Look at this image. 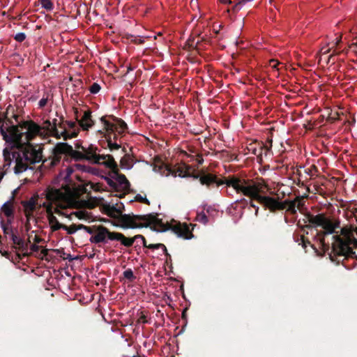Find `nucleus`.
<instances>
[{"instance_id": "dca6fc26", "label": "nucleus", "mask_w": 357, "mask_h": 357, "mask_svg": "<svg viewBox=\"0 0 357 357\" xmlns=\"http://www.w3.org/2000/svg\"><path fill=\"white\" fill-rule=\"evenodd\" d=\"M78 124L83 130H89L94 126L95 121L92 119L91 111L89 109L84 111L82 117L78 121Z\"/></svg>"}, {"instance_id": "cd10ccee", "label": "nucleus", "mask_w": 357, "mask_h": 357, "mask_svg": "<svg viewBox=\"0 0 357 357\" xmlns=\"http://www.w3.org/2000/svg\"><path fill=\"white\" fill-rule=\"evenodd\" d=\"M0 225L3 230V232L4 235L7 237L9 236L10 238L12 236V234H14L15 232H17V230L15 229V231H14V229L8 226L4 221V219L3 216L1 215V213H0Z\"/></svg>"}, {"instance_id": "c756f323", "label": "nucleus", "mask_w": 357, "mask_h": 357, "mask_svg": "<svg viewBox=\"0 0 357 357\" xmlns=\"http://www.w3.org/2000/svg\"><path fill=\"white\" fill-rule=\"evenodd\" d=\"M52 153H53V158L51 161L52 166H54L60 162V160L61 159V155H63V154L66 155V153H58L56 151V145L53 149Z\"/></svg>"}, {"instance_id": "338daca9", "label": "nucleus", "mask_w": 357, "mask_h": 357, "mask_svg": "<svg viewBox=\"0 0 357 357\" xmlns=\"http://www.w3.org/2000/svg\"><path fill=\"white\" fill-rule=\"evenodd\" d=\"M47 254H48V250L46 248L42 250V251L40 252V255H42L43 256H46V255H47Z\"/></svg>"}, {"instance_id": "4468645a", "label": "nucleus", "mask_w": 357, "mask_h": 357, "mask_svg": "<svg viewBox=\"0 0 357 357\" xmlns=\"http://www.w3.org/2000/svg\"><path fill=\"white\" fill-rule=\"evenodd\" d=\"M67 129H63L59 131V139L62 137L64 140L76 137L79 132V128L76 122L70 121H65Z\"/></svg>"}, {"instance_id": "c9c22d12", "label": "nucleus", "mask_w": 357, "mask_h": 357, "mask_svg": "<svg viewBox=\"0 0 357 357\" xmlns=\"http://www.w3.org/2000/svg\"><path fill=\"white\" fill-rule=\"evenodd\" d=\"M123 274V276L130 281H133L136 278L134 275L133 271L130 268L126 270Z\"/></svg>"}, {"instance_id": "5fc2aeb1", "label": "nucleus", "mask_w": 357, "mask_h": 357, "mask_svg": "<svg viewBox=\"0 0 357 357\" xmlns=\"http://www.w3.org/2000/svg\"><path fill=\"white\" fill-rule=\"evenodd\" d=\"M349 49L351 50L354 53L357 54V42L353 43L349 45Z\"/></svg>"}, {"instance_id": "4be33fe9", "label": "nucleus", "mask_w": 357, "mask_h": 357, "mask_svg": "<svg viewBox=\"0 0 357 357\" xmlns=\"http://www.w3.org/2000/svg\"><path fill=\"white\" fill-rule=\"evenodd\" d=\"M112 238H113V241H119L121 245L127 248L132 246L134 243V239L132 237H126L124 234L120 232L115 231L114 236Z\"/></svg>"}, {"instance_id": "13d9d810", "label": "nucleus", "mask_w": 357, "mask_h": 357, "mask_svg": "<svg viewBox=\"0 0 357 357\" xmlns=\"http://www.w3.org/2000/svg\"><path fill=\"white\" fill-rule=\"evenodd\" d=\"M30 249H31V250L32 252H38L39 250L40 246L37 245L36 244H33V245H31Z\"/></svg>"}, {"instance_id": "79ce46f5", "label": "nucleus", "mask_w": 357, "mask_h": 357, "mask_svg": "<svg viewBox=\"0 0 357 357\" xmlns=\"http://www.w3.org/2000/svg\"><path fill=\"white\" fill-rule=\"evenodd\" d=\"M197 220L204 224H206L208 220L207 215L204 213L198 214Z\"/></svg>"}, {"instance_id": "864d4df0", "label": "nucleus", "mask_w": 357, "mask_h": 357, "mask_svg": "<svg viewBox=\"0 0 357 357\" xmlns=\"http://www.w3.org/2000/svg\"><path fill=\"white\" fill-rule=\"evenodd\" d=\"M138 323H143V324H146V323H148V320L146 319V317L144 315V314H142L139 318L138 319V321H137Z\"/></svg>"}, {"instance_id": "6e6d98bb", "label": "nucleus", "mask_w": 357, "mask_h": 357, "mask_svg": "<svg viewBox=\"0 0 357 357\" xmlns=\"http://www.w3.org/2000/svg\"><path fill=\"white\" fill-rule=\"evenodd\" d=\"M280 64V63L277 61V60H275V59H271L270 61V65L271 66L272 68H277L278 66Z\"/></svg>"}, {"instance_id": "39448f33", "label": "nucleus", "mask_w": 357, "mask_h": 357, "mask_svg": "<svg viewBox=\"0 0 357 357\" xmlns=\"http://www.w3.org/2000/svg\"><path fill=\"white\" fill-rule=\"evenodd\" d=\"M100 121L103 125V128L98 132L104 135L109 150L111 151L119 150L121 148V144L113 142L112 140L116 142L118 135H123L126 132L128 129L127 124L123 119L113 115L102 116Z\"/></svg>"}, {"instance_id": "69168bd1", "label": "nucleus", "mask_w": 357, "mask_h": 357, "mask_svg": "<svg viewBox=\"0 0 357 357\" xmlns=\"http://www.w3.org/2000/svg\"><path fill=\"white\" fill-rule=\"evenodd\" d=\"M13 220V218H8L7 221H6V222H5V223H6L8 226H10V225L12 224Z\"/></svg>"}, {"instance_id": "393cba45", "label": "nucleus", "mask_w": 357, "mask_h": 357, "mask_svg": "<svg viewBox=\"0 0 357 357\" xmlns=\"http://www.w3.org/2000/svg\"><path fill=\"white\" fill-rule=\"evenodd\" d=\"M38 195H34L29 200L21 202L24 211H35L38 204Z\"/></svg>"}, {"instance_id": "6ab92c4d", "label": "nucleus", "mask_w": 357, "mask_h": 357, "mask_svg": "<svg viewBox=\"0 0 357 357\" xmlns=\"http://www.w3.org/2000/svg\"><path fill=\"white\" fill-rule=\"evenodd\" d=\"M105 209L108 211V215L111 217H115L116 215H118V222L119 223V226L121 227V222L119 221V218L121 217V215H123L124 214L122 213L123 210L124 209V206L122 203H120V205L116 204L114 205H107L105 206Z\"/></svg>"}, {"instance_id": "f3484780", "label": "nucleus", "mask_w": 357, "mask_h": 357, "mask_svg": "<svg viewBox=\"0 0 357 357\" xmlns=\"http://www.w3.org/2000/svg\"><path fill=\"white\" fill-rule=\"evenodd\" d=\"M174 233L178 236L185 239H190L193 234L186 224H178L173 228Z\"/></svg>"}, {"instance_id": "7c9ffc66", "label": "nucleus", "mask_w": 357, "mask_h": 357, "mask_svg": "<svg viewBox=\"0 0 357 357\" xmlns=\"http://www.w3.org/2000/svg\"><path fill=\"white\" fill-rule=\"evenodd\" d=\"M149 249L151 250H157V249H162L164 254L167 258H171L170 255L169 254L166 246L162 243H155V244H149Z\"/></svg>"}, {"instance_id": "a19ab883", "label": "nucleus", "mask_w": 357, "mask_h": 357, "mask_svg": "<svg viewBox=\"0 0 357 357\" xmlns=\"http://www.w3.org/2000/svg\"><path fill=\"white\" fill-rule=\"evenodd\" d=\"M74 167L77 169L80 170L82 172H89L91 170V167H89L86 165H82V164H75L74 165Z\"/></svg>"}, {"instance_id": "c85d7f7f", "label": "nucleus", "mask_w": 357, "mask_h": 357, "mask_svg": "<svg viewBox=\"0 0 357 357\" xmlns=\"http://www.w3.org/2000/svg\"><path fill=\"white\" fill-rule=\"evenodd\" d=\"M64 202H60L61 206H59L58 204H55L56 207H54V208L53 207L54 214L56 213V214H57L59 215H63V216H66V218H69L70 220L72 219V216L74 215L77 216L79 218H81L79 216L77 215V213H76V212L70 213V215H67L64 212H63L61 209L65 208V206L63 205Z\"/></svg>"}, {"instance_id": "72a5a7b5", "label": "nucleus", "mask_w": 357, "mask_h": 357, "mask_svg": "<svg viewBox=\"0 0 357 357\" xmlns=\"http://www.w3.org/2000/svg\"><path fill=\"white\" fill-rule=\"evenodd\" d=\"M63 230L66 231L68 234H73L79 230V225L73 224L69 227L66 225V228L63 229Z\"/></svg>"}, {"instance_id": "de8ad7c7", "label": "nucleus", "mask_w": 357, "mask_h": 357, "mask_svg": "<svg viewBox=\"0 0 357 357\" xmlns=\"http://www.w3.org/2000/svg\"><path fill=\"white\" fill-rule=\"evenodd\" d=\"M267 143L269 144V145L268 146L267 144H262V146H264V149L266 150V153L267 151H271V149L272 147V143H273V140L272 139H268L267 140Z\"/></svg>"}, {"instance_id": "bf43d9fd", "label": "nucleus", "mask_w": 357, "mask_h": 357, "mask_svg": "<svg viewBox=\"0 0 357 357\" xmlns=\"http://www.w3.org/2000/svg\"><path fill=\"white\" fill-rule=\"evenodd\" d=\"M340 53H341V52L334 51L333 53L328 56V60H327V63H329L331 61V59L333 58V56L334 55H339Z\"/></svg>"}, {"instance_id": "423d86ee", "label": "nucleus", "mask_w": 357, "mask_h": 357, "mask_svg": "<svg viewBox=\"0 0 357 357\" xmlns=\"http://www.w3.org/2000/svg\"><path fill=\"white\" fill-rule=\"evenodd\" d=\"M121 227L123 229H136L147 227L153 225L158 231H165L166 226L162 220L158 218L157 213H149L147 215L125 214L119 218Z\"/></svg>"}, {"instance_id": "8fccbe9b", "label": "nucleus", "mask_w": 357, "mask_h": 357, "mask_svg": "<svg viewBox=\"0 0 357 357\" xmlns=\"http://www.w3.org/2000/svg\"><path fill=\"white\" fill-rule=\"evenodd\" d=\"M188 177H191L193 179H199L201 177V172L200 173H195V172H190L189 171V176Z\"/></svg>"}, {"instance_id": "b1692460", "label": "nucleus", "mask_w": 357, "mask_h": 357, "mask_svg": "<svg viewBox=\"0 0 357 357\" xmlns=\"http://www.w3.org/2000/svg\"><path fill=\"white\" fill-rule=\"evenodd\" d=\"M192 167L190 165L183 163L175 167L172 174L175 176L178 175L182 178H187L189 176V171H190Z\"/></svg>"}, {"instance_id": "bb28decb", "label": "nucleus", "mask_w": 357, "mask_h": 357, "mask_svg": "<svg viewBox=\"0 0 357 357\" xmlns=\"http://www.w3.org/2000/svg\"><path fill=\"white\" fill-rule=\"evenodd\" d=\"M249 199H242L241 200V202H245V204H250V206L254 208H255V215L257 216L258 215V213H259V208L258 206H257L254 202L256 201L259 204H260L265 209H268L271 212H273L269 208L266 207L262 202H261V201H259V199H255L253 198L252 196H247Z\"/></svg>"}, {"instance_id": "a878e982", "label": "nucleus", "mask_w": 357, "mask_h": 357, "mask_svg": "<svg viewBox=\"0 0 357 357\" xmlns=\"http://www.w3.org/2000/svg\"><path fill=\"white\" fill-rule=\"evenodd\" d=\"M247 149L249 152H251L252 154L259 158L261 156L264 148L262 146V144L253 142L249 144V145L247 146Z\"/></svg>"}, {"instance_id": "5701e85b", "label": "nucleus", "mask_w": 357, "mask_h": 357, "mask_svg": "<svg viewBox=\"0 0 357 357\" xmlns=\"http://www.w3.org/2000/svg\"><path fill=\"white\" fill-rule=\"evenodd\" d=\"M122 153L124 154V155L121 158L120 160V166L122 168L130 169L133 166V158L132 157L127 153L126 149L125 147H123L121 149Z\"/></svg>"}, {"instance_id": "4d7b16f0", "label": "nucleus", "mask_w": 357, "mask_h": 357, "mask_svg": "<svg viewBox=\"0 0 357 357\" xmlns=\"http://www.w3.org/2000/svg\"><path fill=\"white\" fill-rule=\"evenodd\" d=\"M331 51V48H327L326 47H324L321 49V53L322 55L327 54Z\"/></svg>"}, {"instance_id": "a211bd4d", "label": "nucleus", "mask_w": 357, "mask_h": 357, "mask_svg": "<svg viewBox=\"0 0 357 357\" xmlns=\"http://www.w3.org/2000/svg\"><path fill=\"white\" fill-rule=\"evenodd\" d=\"M216 182V176L211 173H206L203 171L201 172V177L199 178V183L202 185H205L207 188L210 189L211 186Z\"/></svg>"}, {"instance_id": "20e7f679", "label": "nucleus", "mask_w": 357, "mask_h": 357, "mask_svg": "<svg viewBox=\"0 0 357 357\" xmlns=\"http://www.w3.org/2000/svg\"><path fill=\"white\" fill-rule=\"evenodd\" d=\"M305 222H307L305 227L307 228H318L322 229L317 231V238L320 245L324 250L330 248L329 243H326L325 237L330 234H336V229L340 228V221L339 219L328 217L326 213H321L313 215L308 213L305 215Z\"/></svg>"}, {"instance_id": "052dcab7", "label": "nucleus", "mask_w": 357, "mask_h": 357, "mask_svg": "<svg viewBox=\"0 0 357 357\" xmlns=\"http://www.w3.org/2000/svg\"><path fill=\"white\" fill-rule=\"evenodd\" d=\"M75 149H76V150H79V149H81L82 151H83V149H84V148H85V147H84V146H83L81 144V143H79V142H77V143L75 144Z\"/></svg>"}, {"instance_id": "ea45409f", "label": "nucleus", "mask_w": 357, "mask_h": 357, "mask_svg": "<svg viewBox=\"0 0 357 357\" xmlns=\"http://www.w3.org/2000/svg\"><path fill=\"white\" fill-rule=\"evenodd\" d=\"M47 216L50 226H52V225L56 224V222H59L56 217L54 215V212L47 214Z\"/></svg>"}, {"instance_id": "e2e57ef3", "label": "nucleus", "mask_w": 357, "mask_h": 357, "mask_svg": "<svg viewBox=\"0 0 357 357\" xmlns=\"http://www.w3.org/2000/svg\"><path fill=\"white\" fill-rule=\"evenodd\" d=\"M142 237H144V236L141 234H137V235H135V236H133L132 238L134 239V242H135L138 238L142 240Z\"/></svg>"}, {"instance_id": "774afa93", "label": "nucleus", "mask_w": 357, "mask_h": 357, "mask_svg": "<svg viewBox=\"0 0 357 357\" xmlns=\"http://www.w3.org/2000/svg\"><path fill=\"white\" fill-rule=\"evenodd\" d=\"M351 214L354 217H356V213H357V208H354L352 210H351Z\"/></svg>"}, {"instance_id": "3c124183", "label": "nucleus", "mask_w": 357, "mask_h": 357, "mask_svg": "<svg viewBox=\"0 0 357 357\" xmlns=\"http://www.w3.org/2000/svg\"><path fill=\"white\" fill-rule=\"evenodd\" d=\"M337 119H338V113L337 112H335L333 114H331L328 116V120L331 121V122H334Z\"/></svg>"}, {"instance_id": "f03ea898", "label": "nucleus", "mask_w": 357, "mask_h": 357, "mask_svg": "<svg viewBox=\"0 0 357 357\" xmlns=\"http://www.w3.org/2000/svg\"><path fill=\"white\" fill-rule=\"evenodd\" d=\"M333 241L330 259L337 264H344V261L353 258L355 255L354 248H357V238L353 234L351 227H344L340 229V235L335 234L332 237Z\"/></svg>"}, {"instance_id": "c03bdc74", "label": "nucleus", "mask_w": 357, "mask_h": 357, "mask_svg": "<svg viewBox=\"0 0 357 357\" xmlns=\"http://www.w3.org/2000/svg\"><path fill=\"white\" fill-rule=\"evenodd\" d=\"M107 184L115 191L116 192V182L112 178H106Z\"/></svg>"}, {"instance_id": "09e8293b", "label": "nucleus", "mask_w": 357, "mask_h": 357, "mask_svg": "<svg viewBox=\"0 0 357 357\" xmlns=\"http://www.w3.org/2000/svg\"><path fill=\"white\" fill-rule=\"evenodd\" d=\"M47 98H43L38 102V106L40 108H43L47 103Z\"/></svg>"}, {"instance_id": "aec40b11", "label": "nucleus", "mask_w": 357, "mask_h": 357, "mask_svg": "<svg viewBox=\"0 0 357 357\" xmlns=\"http://www.w3.org/2000/svg\"><path fill=\"white\" fill-rule=\"evenodd\" d=\"M14 197L13 196L10 200L5 202L1 208L0 213H3L7 218H14L15 209L13 206Z\"/></svg>"}, {"instance_id": "37998d69", "label": "nucleus", "mask_w": 357, "mask_h": 357, "mask_svg": "<svg viewBox=\"0 0 357 357\" xmlns=\"http://www.w3.org/2000/svg\"><path fill=\"white\" fill-rule=\"evenodd\" d=\"M14 38L16 41L21 43L25 40L26 35L24 33H18L15 36Z\"/></svg>"}, {"instance_id": "9b49d317", "label": "nucleus", "mask_w": 357, "mask_h": 357, "mask_svg": "<svg viewBox=\"0 0 357 357\" xmlns=\"http://www.w3.org/2000/svg\"><path fill=\"white\" fill-rule=\"evenodd\" d=\"M114 232L115 231H111L103 225H97L94 234L91 236L89 241L91 243L105 244L109 240L113 241V238L112 237L114 236Z\"/></svg>"}, {"instance_id": "4c0bfd02", "label": "nucleus", "mask_w": 357, "mask_h": 357, "mask_svg": "<svg viewBox=\"0 0 357 357\" xmlns=\"http://www.w3.org/2000/svg\"><path fill=\"white\" fill-rule=\"evenodd\" d=\"M100 89H101L100 86L98 83L94 82L89 87V91L91 93L96 94L100 91Z\"/></svg>"}, {"instance_id": "1a4fd4ad", "label": "nucleus", "mask_w": 357, "mask_h": 357, "mask_svg": "<svg viewBox=\"0 0 357 357\" xmlns=\"http://www.w3.org/2000/svg\"><path fill=\"white\" fill-rule=\"evenodd\" d=\"M109 159L107 162H104V166L112 170L114 174V178L116 182V192H122L119 195H116L119 198H123L126 192H128L130 189V183L126 176L119 173V167L116 162L114 160V157H109Z\"/></svg>"}, {"instance_id": "7ed1b4c3", "label": "nucleus", "mask_w": 357, "mask_h": 357, "mask_svg": "<svg viewBox=\"0 0 357 357\" xmlns=\"http://www.w3.org/2000/svg\"><path fill=\"white\" fill-rule=\"evenodd\" d=\"M215 184L218 187L225 184L227 187H232L237 193H241L244 196H252L258 199L260 193H266L270 190L264 180L255 182L252 180L241 178L236 176H230L225 179H219L216 176Z\"/></svg>"}, {"instance_id": "473e14b6", "label": "nucleus", "mask_w": 357, "mask_h": 357, "mask_svg": "<svg viewBox=\"0 0 357 357\" xmlns=\"http://www.w3.org/2000/svg\"><path fill=\"white\" fill-rule=\"evenodd\" d=\"M251 0H238L234 6L232 7V10L235 13L238 12L241 10V7L245 5L247 2L250 1Z\"/></svg>"}, {"instance_id": "f257e3e1", "label": "nucleus", "mask_w": 357, "mask_h": 357, "mask_svg": "<svg viewBox=\"0 0 357 357\" xmlns=\"http://www.w3.org/2000/svg\"><path fill=\"white\" fill-rule=\"evenodd\" d=\"M41 128L32 120L23 121L22 124V137L19 144H9L11 149L18 151H11L8 148L3 150V167L9 169L12 162L15 160L14 167L16 174L22 173L27 169L29 165L38 163L42 160V151L36 149L30 142L40 134Z\"/></svg>"}, {"instance_id": "a18cd8bd", "label": "nucleus", "mask_w": 357, "mask_h": 357, "mask_svg": "<svg viewBox=\"0 0 357 357\" xmlns=\"http://www.w3.org/2000/svg\"><path fill=\"white\" fill-rule=\"evenodd\" d=\"M24 215L26 218V225L29 224V220L31 218H33V212L34 211H24Z\"/></svg>"}, {"instance_id": "680f3d73", "label": "nucleus", "mask_w": 357, "mask_h": 357, "mask_svg": "<svg viewBox=\"0 0 357 357\" xmlns=\"http://www.w3.org/2000/svg\"><path fill=\"white\" fill-rule=\"evenodd\" d=\"M220 3L224 4H231L233 1L231 0H218Z\"/></svg>"}, {"instance_id": "f704fd0d", "label": "nucleus", "mask_w": 357, "mask_h": 357, "mask_svg": "<svg viewBox=\"0 0 357 357\" xmlns=\"http://www.w3.org/2000/svg\"><path fill=\"white\" fill-rule=\"evenodd\" d=\"M96 226L97 225H93L91 227H89V226H86V225H84L82 224H80L79 225V229H83L86 232H87L88 234H91L92 236L94 234V231H95Z\"/></svg>"}, {"instance_id": "2eb2a0df", "label": "nucleus", "mask_w": 357, "mask_h": 357, "mask_svg": "<svg viewBox=\"0 0 357 357\" xmlns=\"http://www.w3.org/2000/svg\"><path fill=\"white\" fill-rule=\"evenodd\" d=\"M15 232L14 234H12V236L10 238V241L14 244L13 248L15 249L18 248L22 252H23L22 255L17 254L19 259H22L23 257L29 256V254L27 253L28 250V244L24 241V240L20 238Z\"/></svg>"}, {"instance_id": "0e129e2a", "label": "nucleus", "mask_w": 357, "mask_h": 357, "mask_svg": "<svg viewBox=\"0 0 357 357\" xmlns=\"http://www.w3.org/2000/svg\"><path fill=\"white\" fill-rule=\"evenodd\" d=\"M73 109H74V113H75V119L78 122V121L79 120L78 119V113H79L78 109L77 108H73Z\"/></svg>"}, {"instance_id": "ddd939ff", "label": "nucleus", "mask_w": 357, "mask_h": 357, "mask_svg": "<svg viewBox=\"0 0 357 357\" xmlns=\"http://www.w3.org/2000/svg\"><path fill=\"white\" fill-rule=\"evenodd\" d=\"M98 149L93 144L89 145L87 148L83 149L84 154H86V160L89 161L93 164L103 165L104 162H107L109 158L113 157L111 155H100L97 153Z\"/></svg>"}, {"instance_id": "412c9836", "label": "nucleus", "mask_w": 357, "mask_h": 357, "mask_svg": "<svg viewBox=\"0 0 357 357\" xmlns=\"http://www.w3.org/2000/svg\"><path fill=\"white\" fill-rule=\"evenodd\" d=\"M42 130H45L49 132L52 136L59 139V130L57 129L56 125H52V122L50 120H46L43 122V126H39Z\"/></svg>"}, {"instance_id": "6e6552de", "label": "nucleus", "mask_w": 357, "mask_h": 357, "mask_svg": "<svg viewBox=\"0 0 357 357\" xmlns=\"http://www.w3.org/2000/svg\"><path fill=\"white\" fill-rule=\"evenodd\" d=\"M11 123L6 114L0 113V134L7 144L16 145L21 141L22 121L15 126H8Z\"/></svg>"}, {"instance_id": "58836bf2", "label": "nucleus", "mask_w": 357, "mask_h": 357, "mask_svg": "<svg viewBox=\"0 0 357 357\" xmlns=\"http://www.w3.org/2000/svg\"><path fill=\"white\" fill-rule=\"evenodd\" d=\"M66 228V225L61 224L59 222L50 226V229H51L52 231H58L59 229H63Z\"/></svg>"}, {"instance_id": "2f4dec72", "label": "nucleus", "mask_w": 357, "mask_h": 357, "mask_svg": "<svg viewBox=\"0 0 357 357\" xmlns=\"http://www.w3.org/2000/svg\"><path fill=\"white\" fill-rule=\"evenodd\" d=\"M42 7L45 10L50 11L54 8L53 3L52 0H40Z\"/></svg>"}, {"instance_id": "49530a36", "label": "nucleus", "mask_w": 357, "mask_h": 357, "mask_svg": "<svg viewBox=\"0 0 357 357\" xmlns=\"http://www.w3.org/2000/svg\"><path fill=\"white\" fill-rule=\"evenodd\" d=\"M67 129V127L66 126V123H65V121H63V118L61 117V121L59 122L57 125V129H60L59 131H61L63 130V129Z\"/></svg>"}, {"instance_id": "f8f14e48", "label": "nucleus", "mask_w": 357, "mask_h": 357, "mask_svg": "<svg viewBox=\"0 0 357 357\" xmlns=\"http://www.w3.org/2000/svg\"><path fill=\"white\" fill-rule=\"evenodd\" d=\"M56 151L58 153H66V155L77 162L86 160V154L83 151L74 150L73 146L66 142L56 144Z\"/></svg>"}, {"instance_id": "e433bc0d", "label": "nucleus", "mask_w": 357, "mask_h": 357, "mask_svg": "<svg viewBox=\"0 0 357 357\" xmlns=\"http://www.w3.org/2000/svg\"><path fill=\"white\" fill-rule=\"evenodd\" d=\"M135 201L136 202H141V203H143V204H147V205H149L150 204V202L149 201V199L145 197H143L142 195H141L140 194H137L135 197V199H134Z\"/></svg>"}, {"instance_id": "0eeeda50", "label": "nucleus", "mask_w": 357, "mask_h": 357, "mask_svg": "<svg viewBox=\"0 0 357 357\" xmlns=\"http://www.w3.org/2000/svg\"><path fill=\"white\" fill-rule=\"evenodd\" d=\"M266 193H260L259 201L273 212L287 209L291 214L296 213V208L301 209L305 205L304 199L307 196H297L294 200L285 199L280 202L278 199L268 196Z\"/></svg>"}, {"instance_id": "9d476101", "label": "nucleus", "mask_w": 357, "mask_h": 357, "mask_svg": "<svg viewBox=\"0 0 357 357\" xmlns=\"http://www.w3.org/2000/svg\"><path fill=\"white\" fill-rule=\"evenodd\" d=\"M45 192V198L48 202L43 203L41 206L46 209L47 215L53 212V204L61 206V202L68 199L67 195L60 189L48 188Z\"/></svg>"}, {"instance_id": "603ef678", "label": "nucleus", "mask_w": 357, "mask_h": 357, "mask_svg": "<svg viewBox=\"0 0 357 357\" xmlns=\"http://www.w3.org/2000/svg\"><path fill=\"white\" fill-rule=\"evenodd\" d=\"M301 240L304 248H306L307 245L310 244V242L308 239L305 238L303 236H301Z\"/></svg>"}]
</instances>
